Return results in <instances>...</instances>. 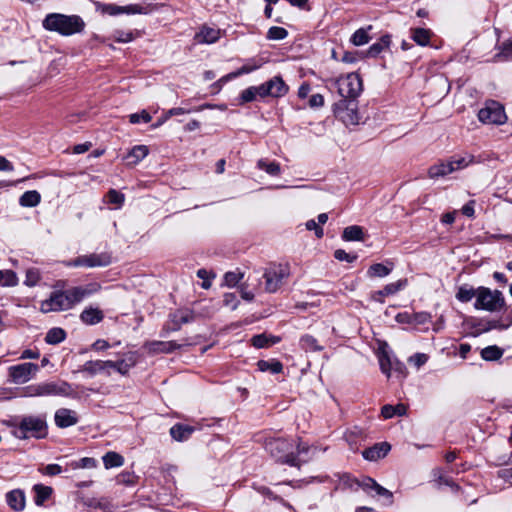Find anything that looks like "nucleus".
Listing matches in <instances>:
<instances>
[{
	"mask_svg": "<svg viewBox=\"0 0 512 512\" xmlns=\"http://www.w3.org/2000/svg\"><path fill=\"white\" fill-rule=\"evenodd\" d=\"M257 366L260 371H262V372L270 371L272 374L281 373L283 370L282 363L277 360H271V361L260 360V361H258Z\"/></svg>",
	"mask_w": 512,
	"mask_h": 512,
	"instance_id": "4c0bfd02",
	"label": "nucleus"
},
{
	"mask_svg": "<svg viewBox=\"0 0 512 512\" xmlns=\"http://www.w3.org/2000/svg\"><path fill=\"white\" fill-rule=\"evenodd\" d=\"M406 410V406L403 404H397L396 406L385 405L381 409V414L385 419H389L394 415L402 416L406 414Z\"/></svg>",
	"mask_w": 512,
	"mask_h": 512,
	"instance_id": "a19ab883",
	"label": "nucleus"
},
{
	"mask_svg": "<svg viewBox=\"0 0 512 512\" xmlns=\"http://www.w3.org/2000/svg\"><path fill=\"white\" fill-rule=\"evenodd\" d=\"M6 499L8 505L16 511H20L25 507L24 494L20 490H13L9 492Z\"/></svg>",
	"mask_w": 512,
	"mask_h": 512,
	"instance_id": "c756f323",
	"label": "nucleus"
},
{
	"mask_svg": "<svg viewBox=\"0 0 512 512\" xmlns=\"http://www.w3.org/2000/svg\"><path fill=\"white\" fill-rule=\"evenodd\" d=\"M97 466V461L91 457H84L77 461H73L70 463V467L73 470L76 469H91Z\"/></svg>",
	"mask_w": 512,
	"mask_h": 512,
	"instance_id": "3c124183",
	"label": "nucleus"
},
{
	"mask_svg": "<svg viewBox=\"0 0 512 512\" xmlns=\"http://www.w3.org/2000/svg\"><path fill=\"white\" fill-rule=\"evenodd\" d=\"M450 164L454 168V172L468 167L475 162V157L472 154H465L463 156H454L450 160Z\"/></svg>",
	"mask_w": 512,
	"mask_h": 512,
	"instance_id": "f704fd0d",
	"label": "nucleus"
},
{
	"mask_svg": "<svg viewBox=\"0 0 512 512\" xmlns=\"http://www.w3.org/2000/svg\"><path fill=\"white\" fill-rule=\"evenodd\" d=\"M261 97V91L259 90V86H252L242 91L241 93V101L251 102L256 99V97Z\"/></svg>",
	"mask_w": 512,
	"mask_h": 512,
	"instance_id": "6e6d98bb",
	"label": "nucleus"
},
{
	"mask_svg": "<svg viewBox=\"0 0 512 512\" xmlns=\"http://www.w3.org/2000/svg\"><path fill=\"white\" fill-rule=\"evenodd\" d=\"M105 468L120 467L124 463V458L116 452H108L103 456Z\"/></svg>",
	"mask_w": 512,
	"mask_h": 512,
	"instance_id": "ea45409f",
	"label": "nucleus"
},
{
	"mask_svg": "<svg viewBox=\"0 0 512 512\" xmlns=\"http://www.w3.org/2000/svg\"><path fill=\"white\" fill-rule=\"evenodd\" d=\"M379 364H380L381 371L389 377L390 373H391V369L393 368V363L387 353L383 352L379 356Z\"/></svg>",
	"mask_w": 512,
	"mask_h": 512,
	"instance_id": "680f3d73",
	"label": "nucleus"
},
{
	"mask_svg": "<svg viewBox=\"0 0 512 512\" xmlns=\"http://www.w3.org/2000/svg\"><path fill=\"white\" fill-rule=\"evenodd\" d=\"M407 285L406 279H400L394 283H390L384 286L383 289L375 291L371 294L372 300L383 303L384 297L394 295L402 290Z\"/></svg>",
	"mask_w": 512,
	"mask_h": 512,
	"instance_id": "a211bd4d",
	"label": "nucleus"
},
{
	"mask_svg": "<svg viewBox=\"0 0 512 512\" xmlns=\"http://www.w3.org/2000/svg\"><path fill=\"white\" fill-rule=\"evenodd\" d=\"M499 61L512 59V38L504 41L499 47V53L495 55Z\"/></svg>",
	"mask_w": 512,
	"mask_h": 512,
	"instance_id": "de8ad7c7",
	"label": "nucleus"
},
{
	"mask_svg": "<svg viewBox=\"0 0 512 512\" xmlns=\"http://www.w3.org/2000/svg\"><path fill=\"white\" fill-rule=\"evenodd\" d=\"M65 337H66L65 331L62 328L55 327V328L50 329L47 332V334L45 336V341L48 344L55 345V344L62 342L65 339Z\"/></svg>",
	"mask_w": 512,
	"mask_h": 512,
	"instance_id": "79ce46f5",
	"label": "nucleus"
},
{
	"mask_svg": "<svg viewBox=\"0 0 512 512\" xmlns=\"http://www.w3.org/2000/svg\"><path fill=\"white\" fill-rule=\"evenodd\" d=\"M342 481L344 485L350 488H352L353 484H355L367 492L374 491L376 495L388 499L390 503L392 502V492L378 484L374 479L370 477H365L361 482H359L356 479H351L349 475H345L343 476Z\"/></svg>",
	"mask_w": 512,
	"mask_h": 512,
	"instance_id": "f8f14e48",
	"label": "nucleus"
},
{
	"mask_svg": "<svg viewBox=\"0 0 512 512\" xmlns=\"http://www.w3.org/2000/svg\"><path fill=\"white\" fill-rule=\"evenodd\" d=\"M300 344L306 351H319L322 349V347L318 345L316 338L311 335H304L300 340Z\"/></svg>",
	"mask_w": 512,
	"mask_h": 512,
	"instance_id": "5fc2aeb1",
	"label": "nucleus"
},
{
	"mask_svg": "<svg viewBox=\"0 0 512 512\" xmlns=\"http://www.w3.org/2000/svg\"><path fill=\"white\" fill-rule=\"evenodd\" d=\"M82 372L87 373L90 376H95L100 373H106L102 360L87 361L82 366Z\"/></svg>",
	"mask_w": 512,
	"mask_h": 512,
	"instance_id": "e433bc0d",
	"label": "nucleus"
},
{
	"mask_svg": "<svg viewBox=\"0 0 512 512\" xmlns=\"http://www.w3.org/2000/svg\"><path fill=\"white\" fill-rule=\"evenodd\" d=\"M106 197L109 203L116 205V208H120L125 201L124 194L118 192L115 189H110Z\"/></svg>",
	"mask_w": 512,
	"mask_h": 512,
	"instance_id": "13d9d810",
	"label": "nucleus"
},
{
	"mask_svg": "<svg viewBox=\"0 0 512 512\" xmlns=\"http://www.w3.org/2000/svg\"><path fill=\"white\" fill-rule=\"evenodd\" d=\"M502 350L497 346H488L481 351V356L484 360L494 361L502 356Z\"/></svg>",
	"mask_w": 512,
	"mask_h": 512,
	"instance_id": "603ef678",
	"label": "nucleus"
},
{
	"mask_svg": "<svg viewBox=\"0 0 512 512\" xmlns=\"http://www.w3.org/2000/svg\"><path fill=\"white\" fill-rule=\"evenodd\" d=\"M265 450L277 461L290 466H299L298 455L308 447L282 436H269L264 441Z\"/></svg>",
	"mask_w": 512,
	"mask_h": 512,
	"instance_id": "f257e3e1",
	"label": "nucleus"
},
{
	"mask_svg": "<svg viewBox=\"0 0 512 512\" xmlns=\"http://www.w3.org/2000/svg\"><path fill=\"white\" fill-rule=\"evenodd\" d=\"M411 316V324L414 325H423L428 323L431 320V315L427 312H418L414 314H410Z\"/></svg>",
	"mask_w": 512,
	"mask_h": 512,
	"instance_id": "69168bd1",
	"label": "nucleus"
},
{
	"mask_svg": "<svg viewBox=\"0 0 512 512\" xmlns=\"http://www.w3.org/2000/svg\"><path fill=\"white\" fill-rule=\"evenodd\" d=\"M12 434L18 439L29 437L44 438L47 435V423L43 416H24L19 422L9 423Z\"/></svg>",
	"mask_w": 512,
	"mask_h": 512,
	"instance_id": "7ed1b4c3",
	"label": "nucleus"
},
{
	"mask_svg": "<svg viewBox=\"0 0 512 512\" xmlns=\"http://www.w3.org/2000/svg\"><path fill=\"white\" fill-rule=\"evenodd\" d=\"M260 285H261V281H260L259 275L258 274L254 275V276L250 275L248 277V282L241 286V289H240L241 297L244 300L252 301L255 297V294L252 291H249L248 287L253 286L254 288H258V287H260Z\"/></svg>",
	"mask_w": 512,
	"mask_h": 512,
	"instance_id": "c85d7f7f",
	"label": "nucleus"
},
{
	"mask_svg": "<svg viewBox=\"0 0 512 512\" xmlns=\"http://www.w3.org/2000/svg\"><path fill=\"white\" fill-rule=\"evenodd\" d=\"M261 97H282L288 92V86L280 76H275L269 81L259 85Z\"/></svg>",
	"mask_w": 512,
	"mask_h": 512,
	"instance_id": "2eb2a0df",
	"label": "nucleus"
},
{
	"mask_svg": "<svg viewBox=\"0 0 512 512\" xmlns=\"http://www.w3.org/2000/svg\"><path fill=\"white\" fill-rule=\"evenodd\" d=\"M257 166H258V168H260L261 170H264L269 175L277 176L281 173L280 165L277 162L268 163L264 159H260L257 162Z\"/></svg>",
	"mask_w": 512,
	"mask_h": 512,
	"instance_id": "09e8293b",
	"label": "nucleus"
},
{
	"mask_svg": "<svg viewBox=\"0 0 512 512\" xmlns=\"http://www.w3.org/2000/svg\"><path fill=\"white\" fill-rule=\"evenodd\" d=\"M279 338L273 337L271 340L265 334H259L252 337V345L256 348L268 347L271 344L277 343Z\"/></svg>",
	"mask_w": 512,
	"mask_h": 512,
	"instance_id": "8fccbe9b",
	"label": "nucleus"
},
{
	"mask_svg": "<svg viewBox=\"0 0 512 512\" xmlns=\"http://www.w3.org/2000/svg\"><path fill=\"white\" fill-rule=\"evenodd\" d=\"M151 119V115L146 110H142L140 113H133L129 116V121L132 124H138L140 122L148 123Z\"/></svg>",
	"mask_w": 512,
	"mask_h": 512,
	"instance_id": "0e129e2a",
	"label": "nucleus"
},
{
	"mask_svg": "<svg viewBox=\"0 0 512 512\" xmlns=\"http://www.w3.org/2000/svg\"><path fill=\"white\" fill-rule=\"evenodd\" d=\"M95 508L101 509L103 512H114L115 506L107 498L96 500L93 504Z\"/></svg>",
	"mask_w": 512,
	"mask_h": 512,
	"instance_id": "338daca9",
	"label": "nucleus"
},
{
	"mask_svg": "<svg viewBox=\"0 0 512 512\" xmlns=\"http://www.w3.org/2000/svg\"><path fill=\"white\" fill-rule=\"evenodd\" d=\"M104 315L101 310L97 308H86L80 314V319L87 325H94L102 321Z\"/></svg>",
	"mask_w": 512,
	"mask_h": 512,
	"instance_id": "a878e982",
	"label": "nucleus"
},
{
	"mask_svg": "<svg viewBox=\"0 0 512 512\" xmlns=\"http://www.w3.org/2000/svg\"><path fill=\"white\" fill-rule=\"evenodd\" d=\"M392 271V266L388 267L382 263H376L369 267L367 274L369 277H386Z\"/></svg>",
	"mask_w": 512,
	"mask_h": 512,
	"instance_id": "37998d69",
	"label": "nucleus"
},
{
	"mask_svg": "<svg viewBox=\"0 0 512 512\" xmlns=\"http://www.w3.org/2000/svg\"><path fill=\"white\" fill-rule=\"evenodd\" d=\"M148 147L145 145H137L133 147L127 154L126 159L129 165H136L148 155Z\"/></svg>",
	"mask_w": 512,
	"mask_h": 512,
	"instance_id": "bb28decb",
	"label": "nucleus"
},
{
	"mask_svg": "<svg viewBox=\"0 0 512 512\" xmlns=\"http://www.w3.org/2000/svg\"><path fill=\"white\" fill-rule=\"evenodd\" d=\"M41 201V195L36 190L24 192L19 198V204L22 207H35Z\"/></svg>",
	"mask_w": 512,
	"mask_h": 512,
	"instance_id": "473e14b6",
	"label": "nucleus"
},
{
	"mask_svg": "<svg viewBox=\"0 0 512 512\" xmlns=\"http://www.w3.org/2000/svg\"><path fill=\"white\" fill-rule=\"evenodd\" d=\"M434 481L438 484V487L441 485H446L454 489L455 491L459 490V487L457 484L454 483L453 479L451 477H448L445 473V471L441 468H435L432 471Z\"/></svg>",
	"mask_w": 512,
	"mask_h": 512,
	"instance_id": "2f4dec72",
	"label": "nucleus"
},
{
	"mask_svg": "<svg viewBox=\"0 0 512 512\" xmlns=\"http://www.w3.org/2000/svg\"><path fill=\"white\" fill-rule=\"evenodd\" d=\"M73 306L72 299L69 297V291L66 290L64 292H53L47 300L41 302L40 310L43 313H49L69 310Z\"/></svg>",
	"mask_w": 512,
	"mask_h": 512,
	"instance_id": "1a4fd4ad",
	"label": "nucleus"
},
{
	"mask_svg": "<svg viewBox=\"0 0 512 512\" xmlns=\"http://www.w3.org/2000/svg\"><path fill=\"white\" fill-rule=\"evenodd\" d=\"M410 33L412 40L420 46L429 45L433 35L430 29L425 28H411Z\"/></svg>",
	"mask_w": 512,
	"mask_h": 512,
	"instance_id": "393cba45",
	"label": "nucleus"
},
{
	"mask_svg": "<svg viewBox=\"0 0 512 512\" xmlns=\"http://www.w3.org/2000/svg\"><path fill=\"white\" fill-rule=\"evenodd\" d=\"M24 397H43V396H70L71 386L65 381L41 382L26 386L23 389Z\"/></svg>",
	"mask_w": 512,
	"mask_h": 512,
	"instance_id": "39448f33",
	"label": "nucleus"
},
{
	"mask_svg": "<svg viewBox=\"0 0 512 512\" xmlns=\"http://www.w3.org/2000/svg\"><path fill=\"white\" fill-rule=\"evenodd\" d=\"M477 290H474L473 288H469L466 286H462L459 288L456 298L461 302H468L473 297H476Z\"/></svg>",
	"mask_w": 512,
	"mask_h": 512,
	"instance_id": "4d7b16f0",
	"label": "nucleus"
},
{
	"mask_svg": "<svg viewBox=\"0 0 512 512\" xmlns=\"http://www.w3.org/2000/svg\"><path fill=\"white\" fill-rule=\"evenodd\" d=\"M290 276V267L284 263H271L267 266L262 274L264 279V292L275 293L277 292L284 281Z\"/></svg>",
	"mask_w": 512,
	"mask_h": 512,
	"instance_id": "423d86ee",
	"label": "nucleus"
},
{
	"mask_svg": "<svg viewBox=\"0 0 512 512\" xmlns=\"http://www.w3.org/2000/svg\"><path fill=\"white\" fill-rule=\"evenodd\" d=\"M116 481L118 484L131 486L136 483L137 476L132 472H122L116 477Z\"/></svg>",
	"mask_w": 512,
	"mask_h": 512,
	"instance_id": "e2e57ef3",
	"label": "nucleus"
},
{
	"mask_svg": "<svg viewBox=\"0 0 512 512\" xmlns=\"http://www.w3.org/2000/svg\"><path fill=\"white\" fill-rule=\"evenodd\" d=\"M428 361V355L424 353H416L409 357L408 362L413 364L417 369Z\"/></svg>",
	"mask_w": 512,
	"mask_h": 512,
	"instance_id": "774afa93",
	"label": "nucleus"
},
{
	"mask_svg": "<svg viewBox=\"0 0 512 512\" xmlns=\"http://www.w3.org/2000/svg\"><path fill=\"white\" fill-rule=\"evenodd\" d=\"M478 119L484 124L500 125L505 123L506 114L503 106L496 101H489L479 110Z\"/></svg>",
	"mask_w": 512,
	"mask_h": 512,
	"instance_id": "9b49d317",
	"label": "nucleus"
},
{
	"mask_svg": "<svg viewBox=\"0 0 512 512\" xmlns=\"http://www.w3.org/2000/svg\"><path fill=\"white\" fill-rule=\"evenodd\" d=\"M390 37L388 35L382 36L381 39L372 44L368 49V56L370 57H376L378 54H380L383 50L389 47L390 45Z\"/></svg>",
	"mask_w": 512,
	"mask_h": 512,
	"instance_id": "58836bf2",
	"label": "nucleus"
},
{
	"mask_svg": "<svg viewBox=\"0 0 512 512\" xmlns=\"http://www.w3.org/2000/svg\"><path fill=\"white\" fill-rule=\"evenodd\" d=\"M288 32L283 27L273 26L267 32V38L269 40H282L286 38Z\"/></svg>",
	"mask_w": 512,
	"mask_h": 512,
	"instance_id": "bf43d9fd",
	"label": "nucleus"
},
{
	"mask_svg": "<svg viewBox=\"0 0 512 512\" xmlns=\"http://www.w3.org/2000/svg\"><path fill=\"white\" fill-rule=\"evenodd\" d=\"M40 280V271L37 268H29L26 271L24 284L30 287L37 285Z\"/></svg>",
	"mask_w": 512,
	"mask_h": 512,
	"instance_id": "052dcab7",
	"label": "nucleus"
},
{
	"mask_svg": "<svg viewBox=\"0 0 512 512\" xmlns=\"http://www.w3.org/2000/svg\"><path fill=\"white\" fill-rule=\"evenodd\" d=\"M244 277V273L239 270L229 271L224 275V284L228 287H235Z\"/></svg>",
	"mask_w": 512,
	"mask_h": 512,
	"instance_id": "864d4df0",
	"label": "nucleus"
},
{
	"mask_svg": "<svg viewBox=\"0 0 512 512\" xmlns=\"http://www.w3.org/2000/svg\"><path fill=\"white\" fill-rule=\"evenodd\" d=\"M101 286L98 283H90L85 286H77L69 289V297H71L73 305L81 302L84 298L98 292Z\"/></svg>",
	"mask_w": 512,
	"mask_h": 512,
	"instance_id": "f3484780",
	"label": "nucleus"
},
{
	"mask_svg": "<svg viewBox=\"0 0 512 512\" xmlns=\"http://www.w3.org/2000/svg\"><path fill=\"white\" fill-rule=\"evenodd\" d=\"M138 355L136 352H128L124 355V358L116 361L115 370L126 375L129 370L137 364Z\"/></svg>",
	"mask_w": 512,
	"mask_h": 512,
	"instance_id": "5701e85b",
	"label": "nucleus"
},
{
	"mask_svg": "<svg viewBox=\"0 0 512 512\" xmlns=\"http://www.w3.org/2000/svg\"><path fill=\"white\" fill-rule=\"evenodd\" d=\"M329 82L337 89L341 100L354 101L363 91L362 79L355 72L332 78Z\"/></svg>",
	"mask_w": 512,
	"mask_h": 512,
	"instance_id": "20e7f679",
	"label": "nucleus"
},
{
	"mask_svg": "<svg viewBox=\"0 0 512 512\" xmlns=\"http://www.w3.org/2000/svg\"><path fill=\"white\" fill-rule=\"evenodd\" d=\"M454 172V168L452 167V164H450V161L447 162H440L435 165H432L428 170V175L432 179H436L439 177H444L448 174H451Z\"/></svg>",
	"mask_w": 512,
	"mask_h": 512,
	"instance_id": "b1692460",
	"label": "nucleus"
},
{
	"mask_svg": "<svg viewBox=\"0 0 512 512\" xmlns=\"http://www.w3.org/2000/svg\"><path fill=\"white\" fill-rule=\"evenodd\" d=\"M35 491V503L36 505L40 506L43 505L46 500L49 499V497L52 494V488L49 486H44L42 484H37L34 486Z\"/></svg>",
	"mask_w": 512,
	"mask_h": 512,
	"instance_id": "c9c22d12",
	"label": "nucleus"
},
{
	"mask_svg": "<svg viewBox=\"0 0 512 512\" xmlns=\"http://www.w3.org/2000/svg\"><path fill=\"white\" fill-rule=\"evenodd\" d=\"M96 10L101 14L109 16H117L120 14L134 15V14H148L151 12L150 6H142L139 4H130L126 6H119L116 4H106L101 2L95 3Z\"/></svg>",
	"mask_w": 512,
	"mask_h": 512,
	"instance_id": "6e6552de",
	"label": "nucleus"
},
{
	"mask_svg": "<svg viewBox=\"0 0 512 512\" xmlns=\"http://www.w3.org/2000/svg\"><path fill=\"white\" fill-rule=\"evenodd\" d=\"M181 347L175 341H147L143 348L151 355L159 353H172Z\"/></svg>",
	"mask_w": 512,
	"mask_h": 512,
	"instance_id": "dca6fc26",
	"label": "nucleus"
},
{
	"mask_svg": "<svg viewBox=\"0 0 512 512\" xmlns=\"http://www.w3.org/2000/svg\"><path fill=\"white\" fill-rule=\"evenodd\" d=\"M334 114L346 125H356L360 121V116L356 109V104L349 100H339L334 104Z\"/></svg>",
	"mask_w": 512,
	"mask_h": 512,
	"instance_id": "4468645a",
	"label": "nucleus"
},
{
	"mask_svg": "<svg viewBox=\"0 0 512 512\" xmlns=\"http://www.w3.org/2000/svg\"><path fill=\"white\" fill-rule=\"evenodd\" d=\"M42 25L44 29L57 32L62 36L81 33L85 28V22L80 16L61 13L48 14L44 18Z\"/></svg>",
	"mask_w": 512,
	"mask_h": 512,
	"instance_id": "f03ea898",
	"label": "nucleus"
},
{
	"mask_svg": "<svg viewBox=\"0 0 512 512\" xmlns=\"http://www.w3.org/2000/svg\"><path fill=\"white\" fill-rule=\"evenodd\" d=\"M261 66H262L261 60L255 59V58L249 59L246 64L241 66L236 71H233V72L223 76L220 79V82L224 83V82H227V81L232 80L234 78H237V77H239V76H241L243 74L251 73V72L259 69Z\"/></svg>",
	"mask_w": 512,
	"mask_h": 512,
	"instance_id": "aec40b11",
	"label": "nucleus"
},
{
	"mask_svg": "<svg viewBox=\"0 0 512 512\" xmlns=\"http://www.w3.org/2000/svg\"><path fill=\"white\" fill-rule=\"evenodd\" d=\"M185 113H189V111L185 110L181 107L171 108L169 109L161 118L157 120L154 124H152V128L156 129L163 125L167 120H170V117L176 116V115H182Z\"/></svg>",
	"mask_w": 512,
	"mask_h": 512,
	"instance_id": "a18cd8bd",
	"label": "nucleus"
},
{
	"mask_svg": "<svg viewBox=\"0 0 512 512\" xmlns=\"http://www.w3.org/2000/svg\"><path fill=\"white\" fill-rule=\"evenodd\" d=\"M194 320V315L190 311H178L174 313L171 317V321L173 323V327L171 328L173 331L179 330L183 324L192 322Z\"/></svg>",
	"mask_w": 512,
	"mask_h": 512,
	"instance_id": "7c9ffc66",
	"label": "nucleus"
},
{
	"mask_svg": "<svg viewBox=\"0 0 512 512\" xmlns=\"http://www.w3.org/2000/svg\"><path fill=\"white\" fill-rule=\"evenodd\" d=\"M39 371V366L35 363L25 362L10 366L8 368V377L14 384H25L35 377Z\"/></svg>",
	"mask_w": 512,
	"mask_h": 512,
	"instance_id": "9d476101",
	"label": "nucleus"
},
{
	"mask_svg": "<svg viewBox=\"0 0 512 512\" xmlns=\"http://www.w3.org/2000/svg\"><path fill=\"white\" fill-rule=\"evenodd\" d=\"M18 284V277L12 270H0V285L13 287Z\"/></svg>",
	"mask_w": 512,
	"mask_h": 512,
	"instance_id": "c03bdc74",
	"label": "nucleus"
},
{
	"mask_svg": "<svg viewBox=\"0 0 512 512\" xmlns=\"http://www.w3.org/2000/svg\"><path fill=\"white\" fill-rule=\"evenodd\" d=\"M505 300L498 290H491L486 287H479L476 293L474 307L478 310L490 312L498 311L504 306Z\"/></svg>",
	"mask_w": 512,
	"mask_h": 512,
	"instance_id": "0eeeda50",
	"label": "nucleus"
},
{
	"mask_svg": "<svg viewBox=\"0 0 512 512\" xmlns=\"http://www.w3.org/2000/svg\"><path fill=\"white\" fill-rule=\"evenodd\" d=\"M369 29H371V26H369L368 29L360 28L356 30L351 37V42L355 46H362L364 44H367L370 40V37L368 35Z\"/></svg>",
	"mask_w": 512,
	"mask_h": 512,
	"instance_id": "49530a36",
	"label": "nucleus"
},
{
	"mask_svg": "<svg viewBox=\"0 0 512 512\" xmlns=\"http://www.w3.org/2000/svg\"><path fill=\"white\" fill-rule=\"evenodd\" d=\"M391 446L387 442L375 444L373 447L365 449L362 452L363 457L369 461H376L387 455Z\"/></svg>",
	"mask_w": 512,
	"mask_h": 512,
	"instance_id": "4be33fe9",
	"label": "nucleus"
},
{
	"mask_svg": "<svg viewBox=\"0 0 512 512\" xmlns=\"http://www.w3.org/2000/svg\"><path fill=\"white\" fill-rule=\"evenodd\" d=\"M220 38V30L213 27L203 26L195 34V41L199 44H212Z\"/></svg>",
	"mask_w": 512,
	"mask_h": 512,
	"instance_id": "412c9836",
	"label": "nucleus"
},
{
	"mask_svg": "<svg viewBox=\"0 0 512 512\" xmlns=\"http://www.w3.org/2000/svg\"><path fill=\"white\" fill-rule=\"evenodd\" d=\"M54 420L58 427L67 428L78 423V416L71 409L60 408L55 412Z\"/></svg>",
	"mask_w": 512,
	"mask_h": 512,
	"instance_id": "6ab92c4d",
	"label": "nucleus"
},
{
	"mask_svg": "<svg viewBox=\"0 0 512 512\" xmlns=\"http://www.w3.org/2000/svg\"><path fill=\"white\" fill-rule=\"evenodd\" d=\"M365 237L364 230L361 226L351 225L344 228L342 239L344 241H363Z\"/></svg>",
	"mask_w": 512,
	"mask_h": 512,
	"instance_id": "cd10ccee",
	"label": "nucleus"
},
{
	"mask_svg": "<svg viewBox=\"0 0 512 512\" xmlns=\"http://www.w3.org/2000/svg\"><path fill=\"white\" fill-rule=\"evenodd\" d=\"M111 263V256L108 253L89 254L77 257L74 260L65 262L68 267H105Z\"/></svg>",
	"mask_w": 512,
	"mask_h": 512,
	"instance_id": "ddd939ff",
	"label": "nucleus"
},
{
	"mask_svg": "<svg viewBox=\"0 0 512 512\" xmlns=\"http://www.w3.org/2000/svg\"><path fill=\"white\" fill-rule=\"evenodd\" d=\"M194 429L190 426L176 424L171 427L170 435L176 441H184L190 437Z\"/></svg>",
	"mask_w": 512,
	"mask_h": 512,
	"instance_id": "72a5a7b5",
	"label": "nucleus"
}]
</instances>
